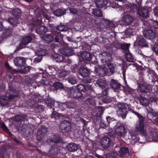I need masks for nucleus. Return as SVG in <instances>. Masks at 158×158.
Wrapping results in <instances>:
<instances>
[{
  "label": "nucleus",
  "mask_w": 158,
  "mask_h": 158,
  "mask_svg": "<svg viewBox=\"0 0 158 158\" xmlns=\"http://www.w3.org/2000/svg\"><path fill=\"white\" fill-rule=\"evenodd\" d=\"M116 134L113 131H112L108 132L107 133L108 135L106 136L111 138V140H112L114 138Z\"/></svg>",
  "instance_id": "nucleus-55"
},
{
  "label": "nucleus",
  "mask_w": 158,
  "mask_h": 158,
  "mask_svg": "<svg viewBox=\"0 0 158 158\" xmlns=\"http://www.w3.org/2000/svg\"><path fill=\"white\" fill-rule=\"evenodd\" d=\"M60 35L61 34L59 32L57 33L56 35H53L54 37V40H55V42L57 43H59L60 42Z\"/></svg>",
  "instance_id": "nucleus-56"
},
{
  "label": "nucleus",
  "mask_w": 158,
  "mask_h": 158,
  "mask_svg": "<svg viewBox=\"0 0 158 158\" xmlns=\"http://www.w3.org/2000/svg\"><path fill=\"white\" fill-rule=\"evenodd\" d=\"M96 83L100 87L102 88V89H104L106 87V81L105 80L103 79H100L96 81Z\"/></svg>",
  "instance_id": "nucleus-38"
},
{
  "label": "nucleus",
  "mask_w": 158,
  "mask_h": 158,
  "mask_svg": "<svg viewBox=\"0 0 158 158\" xmlns=\"http://www.w3.org/2000/svg\"><path fill=\"white\" fill-rule=\"evenodd\" d=\"M42 39L45 43H49L52 42L54 40V37L53 34H48L44 35L42 37Z\"/></svg>",
  "instance_id": "nucleus-21"
},
{
  "label": "nucleus",
  "mask_w": 158,
  "mask_h": 158,
  "mask_svg": "<svg viewBox=\"0 0 158 158\" xmlns=\"http://www.w3.org/2000/svg\"><path fill=\"white\" fill-rule=\"evenodd\" d=\"M145 119L139 120L135 126V130L136 132L140 133L142 135L146 134V129L144 125Z\"/></svg>",
  "instance_id": "nucleus-2"
},
{
  "label": "nucleus",
  "mask_w": 158,
  "mask_h": 158,
  "mask_svg": "<svg viewBox=\"0 0 158 158\" xmlns=\"http://www.w3.org/2000/svg\"><path fill=\"white\" fill-rule=\"evenodd\" d=\"M111 138L106 135L102 137L100 141V144L104 148H108L111 144Z\"/></svg>",
  "instance_id": "nucleus-10"
},
{
  "label": "nucleus",
  "mask_w": 158,
  "mask_h": 158,
  "mask_svg": "<svg viewBox=\"0 0 158 158\" xmlns=\"http://www.w3.org/2000/svg\"><path fill=\"white\" fill-rule=\"evenodd\" d=\"M80 16L81 19L85 21L89 22L91 20V19L89 15L83 13L81 14Z\"/></svg>",
  "instance_id": "nucleus-47"
},
{
  "label": "nucleus",
  "mask_w": 158,
  "mask_h": 158,
  "mask_svg": "<svg viewBox=\"0 0 158 158\" xmlns=\"http://www.w3.org/2000/svg\"><path fill=\"white\" fill-rule=\"evenodd\" d=\"M118 156L117 152H110L107 153L106 156V158H116Z\"/></svg>",
  "instance_id": "nucleus-48"
},
{
  "label": "nucleus",
  "mask_w": 158,
  "mask_h": 158,
  "mask_svg": "<svg viewBox=\"0 0 158 158\" xmlns=\"http://www.w3.org/2000/svg\"><path fill=\"white\" fill-rule=\"evenodd\" d=\"M7 92L8 94V98L10 100H12L18 96L15 88L11 84H8V89Z\"/></svg>",
  "instance_id": "nucleus-6"
},
{
  "label": "nucleus",
  "mask_w": 158,
  "mask_h": 158,
  "mask_svg": "<svg viewBox=\"0 0 158 158\" xmlns=\"http://www.w3.org/2000/svg\"><path fill=\"white\" fill-rule=\"evenodd\" d=\"M145 37L150 40H152L156 36L155 32L150 29H147L143 33Z\"/></svg>",
  "instance_id": "nucleus-19"
},
{
  "label": "nucleus",
  "mask_w": 158,
  "mask_h": 158,
  "mask_svg": "<svg viewBox=\"0 0 158 158\" xmlns=\"http://www.w3.org/2000/svg\"><path fill=\"white\" fill-rule=\"evenodd\" d=\"M102 58V61L103 62L108 63L111 62L113 59L110 53L108 52H104L100 54Z\"/></svg>",
  "instance_id": "nucleus-12"
},
{
  "label": "nucleus",
  "mask_w": 158,
  "mask_h": 158,
  "mask_svg": "<svg viewBox=\"0 0 158 158\" xmlns=\"http://www.w3.org/2000/svg\"><path fill=\"white\" fill-rule=\"evenodd\" d=\"M7 22L11 25L14 28L17 27V25L19 23L18 19L15 17H10L7 19Z\"/></svg>",
  "instance_id": "nucleus-26"
},
{
  "label": "nucleus",
  "mask_w": 158,
  "mask_h": 158,
  "mask_svg": "<svg viewBox=\"0 0 158 158\" xmlns=\"http://www.w3.org/2000/svg\"><path fill=\"white\" fill-rule=\"evenodd\" d=\"M148 112V115L152 117H158V112L149 106L147 108Z\"/></svg>",
  "instance_id": "nucleus-31"
},
{
  "label": "nucleus",
  "mask_w": 158,
  "mask_h": 158,
  "mask_svg": "<svg viewBox=\"0 0 158 158\" xmlns=\"http://www.w3.org/2000/svg\"><path fill=\"white\" fill-rule=\"evenodd\" d=\"M60 129L63 133L69 132L71 129V125L70 122L67 120H65L61 123Z\"/></svg>",
  "instance_id": "nucleus-8"
},
{
  "label": "nucleus",
  "mask_w": 158,
  "mask_h": 158,
  "mask_svg": "<svg viewBox=\"0 0 158 158\" xmlns=\"http://www.w3.org/2000/svg\"><path fill=\"white\" fill-rule=\"evenodd\" d=\"M69 82L72 85L77 83L78 80L74 76H70L68 78Z\"/></svg>",
  "instance_id": "nucleus-49"
},
{
  "label": "nucleus",
  "mask_w": 158,
  "mask_h": 158,
  "mask_svg": "<svg viewBox=\"0 0 158 158\" xmlns=\"http://www.w3.org/2000/svg\"><path fill=\"white\" fill-rule=\"evenodd\" d=\"M138 44L141 48L148 47V44L144 38H140L138 42Z\"/></svg>",
  "instance_id": "nucleus-32"
},
{
  "label": "nucleus",
  "mask_w": 158,
  "mask_h": 158,
  "mask_svg": "<svg viewBox=\"0 0 158 158\" xmlns=\"http://www.w3.org/2000/svg\"><path fill=\"white\" fill-rule=\"evenodd\" d=\"M126 58L127 60L128 61L132 62L134 60L133 56L131 53L127 54L126 56Z\"/></svg>",
  "instance_id": "nucleus-59"
},
{
  "label": "nucleus",
  "mask_w": 158,
  "mask_h": 158,
  "mask_svg": "<svg viewBox=\"0 0 158 158\" xmlns=\"http://www.w3.org/2000/svg\"><path fill=\"white\" fill-rule=\"evenodd\" d=\"M27 116L25 114L22 115H17L14 117V120L17 122H19L22 124H24V122L25 120L27 118Z\"/></svg>",
  "instance_id": "nucleus-29"
},
{
  "label": "nucleus",
  "mask_w": 158,
  "mask_h": 158,
  "mask_svg": "<svg viewBox=\"0 0 158 158\" xmlns=\"http://www.w3.org/2000/svg\"><path fill=\"white\" fill-rule=\"evenodd\" d=\"M92 91L90 90L88 91L86 93V96H90V97H93V96L92 94ZM84 103L86 105V106L89 108H93L94 107L95 105V101L92 98H87L84 101Z\"/></svg>",
  "instance_id": "nucleus-5"
},
{
  "label": "nucleus",
  "mask_w": 158,
  "mask_h": 158,
  "mask_svg": "<svg viewBox=\"0 0 158 158\" xmlns=\"http://www.w3.org/2000/svg\"><path fill=\"white\" fill-rule=\"evenodd\" d=\"M62 147L59 144L52 145L49 150L48 154L46 156H49L53 158H64V155L61 154Z\"/></svg>",
  "instance_id": "nucleus-1"
},
{
  "label": "nucleus",
  "mask_w": 158,
  "mask_h": 158,
  "mask_svg": "<svg viewBox=\"0 0 158 158\" xmlns=\"http://www.w3.org/2000/svg\"><path fill=\"white\" fill-rule=\"evenodd\" d=\"M56 90L64 89V87L63 84L60 82H56L53 84Z\"/></svg>",
  "instance_id": "nucleus-41"
},
{
  "label": "nucleus",
  "mask_w": 158,
  "mask_h": 158,
  "mask_svg": "<svg viewBox=\"0 0 158 158\" xmlns=\"http://www.w3.org/2000/svg\"><path fill=\"white\" fill-rule=\"evenodd\" d=\"M132 112L134 114H135L136 116H137V117L139 118V120H142L145 119V118L143 116H142L140 114H139L138 112L135 111L134 110H132Z\"/></svg>",
  "instance_id": "nucleus-63"
},
{
  "label": "nucleus",
  "mask_w": 158,
  "mask_h": 158,
  "mask_svg": "<svg viewBox=\"0 0 158 158\" xmlns=\"http://www.w3.org/2000/svg\"><path fill=\"white\" fill-rule=\"evenodd\" d=\"M66 13V11L64 10H62L58 9L54 11L53 14L56 16H60L64 15Z\"/></svg>",
  "instance_id": "nucleus-44"
},
{
  "label": "nucleus",
  "mask_w": 158,
  "mask_h": 158,
  "mask_svg": "<svg viewBox=\"0 0 158 158\" xmlns=\"http://www.w3.org/2000/svg\"><path fill=\"white\" fill-rule=\"evenodd\" d=\"M110 86L111 88L113 89L114 91L119 90L121 86L123 87L121 84L118 82V81L114 79L111 80Z\"/></svg>",
  "instance_id": "nucleus-20"
},
{
  "label": "nucleus",
  "mask_w": 158,
  "mask_h": 158,
  "mask_svg": "<svg viewBox=\"0 0 158 158\" xmlns=\"http://www.w3.org/2000/svg\"><path fill=\"white\" fill-rule=\"evenodd\" d=\"M106 64L109 69L111 74H113L114 73L115 71V66L116 65L115 64L114 65V64L111 62L106 63Z\"/></svg>",
  "instance_id": "nucleus-39"
},
{
  "label": "nucleus",
  "mask_w": 158,
  "mask_h": 158,
  "mask_svg": "<svg viewBox=\"0 0 158 158\" xmlns=\"http://www.w3.org/2000/svg\"><path fill=\"white\" fill-rule=\"evenodd\" d=\"M39 55H38L37 57L35 58L34 59V62L36 63L40 62L42 59V56L44 55V54H42L41 53L40 54L39 53Z\"/></svg>",
  "instance_id": "nucleus-53"
},
{
  "label": "nucleus",
  "mask_w": 158,
  "mask_h": 158,
  "mask_svg": "<svg viewBox=\"0 0 158 158\" xmlns=\"http://www.w3.org/2000/svg\"><path fill=\"white\" fill-rule=\"evenodd\" d=\"M38 131L39 134H42L44 135L47 132V129L45 127L43 126Z\"/></svg>",
  "instance_id": "nucleus-54"
},
{
  "label": "nucleus",
  "mask_w": 158,
  "mask_h": 158,
  "mask_svg": "<svg viewBox=\"0 0 158 158\" xmlns=\"http://www.w3.org/2000/svg\"><path fill=\"white\" fill-rule=\"evenodd\" d=\"M95 71L98 76L104 77L107 73L108 69L106 67H99L98 68H96Z\"/></svg>",
  "instance_id": "nucleus-13"
},
{
  "label": "nucleus",
  "mask_w": 158,
  "mask_h": 158,
  "mask_svg": "<svg viewBox=\"0 0 158 158\" xmlns=\"http://www.w3.org/2000/svg\"><path fill=\"white\" fill-rule=\"evenodd\" d=\"M21 10L19 8H16L13 10L12 12V14L15 17L19 19L21 17Z\"/></svg>",
  "instance_id": "nucleus-36"
},
{
  "label": "nucleus",
  "mask_w": 158,
  "mask_h": 158,
  "mask_svg": "<svg viewBox=\"0 0 158 158\" xmlns=\"http://www.w3.org/2000/svg\"><path fill=\"white\" fill-rule=\"evenodd\" d=\"M30 66H23L21 67L20 71L23 73L27 74L28 72H30L31 69Z\"/></svg>",
  "instance_id": "nucleus-46"
},
{
  "label": "nucleus",
  "mask_w": 158,
  "mask_h": 158,
  "mask_svg": "<svg viewBox=\"0 0 158 158\" xmlns=\"http://www.w3.org/2000/svg\"><path fill=\"white\" fill-rule=\"evenodd\" d=\"M26 59L23 57H17L14 60V62L15 65L19 67L24 66L26 64Z\"/></svg>",
  "instance_id": "nucleus-11"
},
{
  "label": "nucleus",
  "mask_w": 158,
  "mask_h": 158,
  "mask_svg": "<svg viewBox=\"0 0 158 158\" xmlns=\"http://www.w3.org/2000/svg\"><path fill=\"white\" fill-rule=\"evenodd\" d=\"M48 68L49 70V72L52 74L53 73V72H55V71H57L58 69L57 67L55 65L49 66Z\"/></svg>",
  "instance_id": "nucleus-52"
},
{
  "label": "nucleus",
  "mask_w": 158,
  "mask_h": 158,
  "mask_svg": "<svg viewBox=\"0 0 158 158\" xmlns=\"http://www.w3.org/2000/svg\"><path fill=\"white\" fill-rule=\"evenodd\" d=\"M102 101L105 103H108L111 102L112 99L107 96H106L102 98Z\"/></svg>",
  "instance_id": "nucleus-61"
},
{
  "label": "nucleus",
  "mask_w": 158,
  "mask_h": 158,
  "mask_svg": "<svg viewBox=\"0 0 158 158\" xmlns=\"http://www.w3.org/2000/svg\"><path fill=\"white\" fill-rule=\"evenodd\" d=\"M151 85L145 82L140 83L139 85V88L141 91L144 93L148 92L151 89Z\"/></svg>",
  "instance_id": "nucleus-17"
},
{
  "label": "nucleus",
  "mask_w": 158,
  "mask_h": 158,
  "mask_svg": "<svg viewBox=\"0 0 158 158\" xmlns=\"http://www.w3.org/2000/svg\"><path fill=\"white\" fill-rule=\"evenodd\" d=\"M122 21L124 23L125 25H128L130 24L132 22L133 18L131 15L127 14L123 16L122 19Z\"/></svg>",
  "instance_id": "nucleus-22"
},
{
  "label": "nucleus",
  "mask_w": 158,
  "mask_h": 158,
  "mask_svg": "<svg viewBox=\"0 0 158 158\" xmlns=\"http://www.w3.org/2000/svg\"><path fill=\"white\" fill-rule=\"evenodd\" d=\"M152 50L156 55L158 56V43L154 45L152 47Z\"/></svg>",
  "instance_id": "nucleus-60"
},
{
  "label": "nucleus",
  "mask_w": 158,
  "mask_h": 158,
  "mask_svg": "<svg viewBox=\"0 0 158 158\" xmlns=\"http://www.w3.org/2000/svg\"><path fill=\"white\" fill-rule=\"evenodd\" d=\"M14 28L13 27H8L7 28H4L3 30L4 32L2 34L1 37L4 39L6 38L12 34V31L14 30Z\"/></svg>",
  "instance_id": "nucleus-14"
},
{
  "label": "nucleus",
  "mask_w": 158,
  "mask_h": 158,
  "mask_svg": "<svg viewBox=\"0 0 158 158\" xmlns=\"http://www.w3.org/2000/svg\"><path fill=\"white\" fill-rule=\"evenodd\" d=\"M63 53L65 56H70L72 55L73 51L69 47L64 48L62 49Z\"/></svg>",
  "instance_id": "nucleus-40"
},
{
  "label": "nucleus",
  "mask_w": 158,
  "mask_h": 158,
  "mask_svg": "<svg viewBox=\"0 0 158 158\" xmlns=\"http://www.w3.org/2000/svg\"><path fill=\"white\" fill-rule=\"evenodd\" d=\"M117 113L119 116L123 118H125L127 113V106L123 103H119L118 105Z\"/></svg>",
  "instance_id": "nucleus-4"
},
{
  "label": "nucleus",
  "mask_w": 158,
  "mask_h": 158,
  "mask_svg": "<svg viewBox=\"0 0 158 158\" xmlns=\"http://www.w3.org/2000/svg\"><path fill=\"white\" fill-rule=\"evenodd\" d=\"M52 59L58 62L62 61L64 59V57L59 54H54L52 56Z\"/></svg>",
  "instance_id": "nucleus-33"
},
{
  "label": "nucleus",
  "mask_w": 158,
  "mask_h": 158,
  "mask_svg": "<svg viewBox=\"0 0 158 158\" xmlns=\"http://www.w3.org/2000/svg\"><path fill=\"white\" fill-rule=\"evenodd\" d=\"M35 36L33 33L25 36L22 40L21 43L19 45L20 49L24 48L25 46L30 43L32 39H35Z\"/></svg>",
  "instance_id": "nucleus-3"
},
{
  "label": "nucleus",
  "mask_w": 158,
  "mask_h": 158,
  "mask_svg": "<svg viewBox=\"0 0 158 158\" xmlns=\"http://www.w3.org/2000/svg\"><path fill=\"white\" fill-rule=\"evenodd\" d=\"M103 24L105 29L108 30H112L115 27L113 21H109L106 19L103 20Z\"/></svg>",
  "instance_id": "nucleus-16"
},
{
  "label": "nucleus",
  "mask_w": 158,
  "mask_h": 158,
  "mask_svg": "<svg viewBox=\"0 0 158 158\" xmlns=\"http://www.w3.org/2000/svg\"><path fill=\"white\" fill-rule=\"evenodd\" d=\"M138 8L135 5L127 4L124 7V10L128 13H132L137 10Z\"/></svg>",
  "instance_id": "nucleus-18"
},
{
  "label": "nucleus",
  "mask_w": 158,
  "mask_h": 158,
  "mask_svg": "<svg viewBox=\"0 0 158 158\" xmlns=\"http://www.w3.org/2000/svg\"><path fill=\"white\" fill-rule=\"evenodd\" d=\"M56 29L60 31H66L69 30L70 27L67 25H63L61 23L56 27Z\"/></svg>",
  "instance_id": "nucleus-35"
},
{
  "label": "nucleus",
  "mask_w": 158,
  "mask_h": 158,
  "mask_svg": "<svg viewBox=\"0 0 158 158\" xmlns=\"http://www.w3.org/2000/svg\"><path fill=\"white\" fill-rule=\"evenodd\" d=\"M81 57L83 59L89 61L92 58V55L89 52L84 51L81 53Z\"/></svg>",
  "instance_id": "nucleus-27"
},
{
  "label": "nucleus",
  "mask_w": 158,
  "mask_h": 158,
  "mask_svg": "<svg viewBox=\"0 0 158 158\" xmlns=\"http://www.w3.org/2000/svg\"><path fill=\"white\" fill-rule=\"evenodd\" d=\"M92 13L94 15L99 17H102L103 15L102 11L97 9H94Z\"/></svg>",
  "instance_id": "nucleus-50"
},
{
  "label": "nucleus",
  "mask_w": 158,
  "mask_h": 158,
  "mask_svg": "<svg viewBox=\"0 0 158 158\" xmlns=\"http://www.w3.org/2000/svg\"><path fill=\"white\" fill-rule=\"evenodd\" d=\"M79 60L80 61L79 63V64L80 66H84L87 64L86 60H85L84 59H82L81 60V59H80Z\"/></svg>",
  "instance_id": "nucleus-64"
},
{
  "label": "nucleus",
  "mask_w": 158,
  "mask_h": 158,
  "mask_svg": "<svg viewBox=\"0 0 158 158\" xmlns=\"http://www.w3.org/2000/svg\"><path fill=\"white\" fill-rule=\"evenodd\" d=\"M66 105L67 108H69L74 109L77 106L76 102L74 100H70L66 102Z\"/></svg>",
  "instance_id": "nucleus-34"
},
{
  "label": "nucleus",
  "mask_w": 158,
  "mask_h": 158,
  "mask_svg": "<svg viewBox=\"0 0 158 158\" xmlns=\"http://www.w3.org/2000/svg\"><path fill=\"white\" fill-rule=\"evenodd\" d=\"M48 139L51 142L56 143H62L63 141L62 139L57 134L51 135Z\"/></svg>",
  "instance_id": "nucleus-15"
},
{
  "label": "nucleus",
  "mask_w": 158,
  "mask_h": 158,
  "mask_svg": "<svg viewBox=\"0 0 158 158\" xmlns=\"http://www.w3.org/2000/svg\"><path fill=\"white\" fill-rule=\"evenodd\" d=\"M60 114L56 111H54L51 114L52 117L55 119H57L60 117Z\"/></svg>",
  "instance_id": "nucleus-62"
},
{
  "label": "nucleus",
  "mask_w": 158,
  "mask_h": 158,
  "mask_svg": "<svg viewBox=\"0 0 158 158\" xmlns=\"http://www.w3.org/2000/svg\"><path fill=\"white\" fill-rule=\"evenodd\" d=\"M68 93L70 97L75 98H81L83 94L82 93L79 91L76 88L69 89Z\"/></svg>",
  "instance_id": "nucleus-7"
},
{
  "label": "nucleus",
  "mask_w": 158,
  "mask_h": 158,
  "mask_svg": "<svg viewBox=\"0 0 158 158\" xmlns=\"http://www.w3.org/2000/svg\"><path fill=\"white\" fill-rule=\"evenodd\" d=\"M35 30L38 34L41 35L47 32L48 31V29L43 26H38V27Z\"/></svg>",
  "instance_id": "nucleus-30"
},
{
  "label": "nucleus",
  "mask_w": 158,
  "mask_h": 158,
  "mask_svg": "<svg viewBox=\"0 0 158 158\" xmlns=\"http://www.w3.org/2000/svg\"><path fill=\"white\" fill-rule=\"evenodd\" d=\"M78 146L74 143H70L66 146L67 149L69 152H74L77 150Z\"/></svg>",
  "instance_id": "nucleus-25"
},
{
  "label": "nucleus",
  "mask_w": 158,
  "mask_h": 158,
  "mask_svg": "<svg viewBox=\"0 0 158 158\" xmlns=\"http://www.w3.org/2000/svg\"><path fill=\"white\" fill-rule=\"evenodd\" d=\"M79 72L80 75L84 77H88L90 74L89 70L86 67L81 68L79 70Z\"/></svg>",
  "instance_id": "nucleus-24"
},
{
  "label": "nucleus",
  "mask_w": 158,
  "mask_h": 158,
  "mask_svg": "<svg viewBox=\"0 0 158 158\" xmlns=\"http://www.w3.org/2000/svg\"><path fill=\"white\" fill-rule=\"evenodd\" d=\"M115 132L118 136L122 137L127 133V131L124 126L120 125L116 128Z\"/></svg>",
  "instance_id": "nucleus-9"
},
{
  "label": "nucleus",
  "mask_w": 158,
  "mask_h": 158,
  "mask_svg": "<svg viewBox=\"0 0 158 158\" xmlns=\"http://www.w3.org/2000/svg\"><path fill=\"white\" fill-rule=\"evenodd\" d=\"M100 126V127L104 129L109 126L108 123H107L106 121L102 119H101Z\"/></svg>",
  "instance_id": "nucleus-51"
},
{
  "label": "nucleus",
  "mask_w": 158,
  "mask_h": 158,
  "mask_svg": "<svg viewBox=\"0 0 158 158\" xmlns=\"http://www.w3.org/2000/svg\"><path fill=\"white\" fill-rule=\"evenodd\" d=\"M141 104L144 106H147L149 103L150 101L148 98L144 97H142L140 99Z\"/></svg>",
  "instance_id": "nucleus-43"
},
{
  "label": "nucleus",
  "mask_w": 158,
  "mask_h": 158,
  "mask_svg": "<svg viewBox=\"0 0 158 158\" xmlns=\"http://www.w3.org/2000/svg\"><path fill=\"white\" fill-rule=\"evenodd\" d=\"M38 26V24L37 23V20L32 21L30 23L29 25V29L32 31H33L34 29H36Z\"/></svg>",
  "instance_id": "nucleus-42"
},
{
  "label": "nucleus",
  "mask_w": 158,
  "mask_h": 158,
  "mask_svg": "<svg viewBox=\"0 0 158 158\" xmlns=\"http://www.w3.org/2000/svg\"><path fill=\"white\" fill-rule=\"evenodd\" d=\"M76 88L79 91L83 93H85L86 91V87L82 84H79L77 85Z\"/></svg>",
  "instance_id": "nucleus-45"
},
{
  "label": "nucleus",
  "mask_w": 158,
  "mask_h": 158,
  "mask_svg": "<svg viewBox=\"0 0 158 158\" xmlns=\"http://www.w3.org/2000/svg\"><path fill=\"white\" fill-rule=\"evenodd\" d=\"M130 44H122L120 45V48L122 50L124 51L128 50Z\"/></svg>",
  "instance_id": "nucleus-57"
},
{
  "label": "nucleus",
  "mask_w": 158,
  "mask_h": 158,
  "mask_svg": "<svg viewBox=\"0 0 158 158\" xmlns=\"http://www.w3.org/2000/svg\"><path fill=\"white\" fill-rule=\"evenodd\" d=\"M67 75L66 72L62 71L58 73V76L60 78H63L65 77Z\"/></svg>",
  "instance_id": "nucleus-58"
},
{
  "label": "nucleus",
  "mask_w": 158,
  "mask_h": 158,
  "mask_svg": "<svg viewBox=\"0 0 158 158\" xmlns=\"http://www.w3.org/2000/svg\"><path fill=\"white\" fill-rule=\"evenodd\" d=\"M119 152L121 156L125 157L129 155V149L127 147H122L120 149Z\"/></svg>",
  "instance_id": "nucleus-28"
},
{
  "label": "nucleus",
  "mask_w": 158,
  "mask_h": 158,
  "mask_svg": "<svg viewBox=\"0 0 158 158\" xmlns=\"http://www.w3.org/2000/svg\"><path fill=\"white\" fill-rule=\"evenodd\" d=\"M138 13L139 15L144 18H147L149 16V11L146 8H141L140 10L138 9Z\"/></svg>",
  "instance_id": "nucleus-23"
},
{
  "label": "nucleus",
  "mask_w": 158,
  "mask_h": 158,
  "mask_svg": "<svg viewBox=\"0 0 158 158\" xmlns=\"http://www.w3.org/2000/svg\"><path fill=\"white\" fill-rule=\"evenodd\" d=\"M45 101L48 106H50V107H52L54 106L55 103V101L52 98L48 97V98L45 99Z\"/></svg>",
  "instance_id": "nucleus-37"
}]
</instances>
